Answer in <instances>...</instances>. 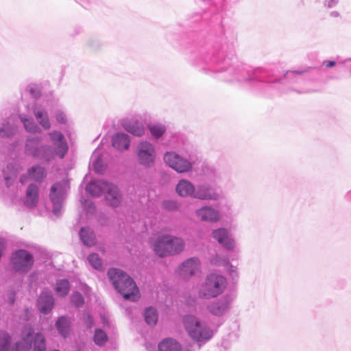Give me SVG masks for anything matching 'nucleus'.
<instances>
[{
	"label": "nucleus",
	"instance_id": "6e6552de",
	"mask_svg": "<svg viewBox=\"0 0 351 351\" xmlns=\"http://www.w3.org/2000/svg\"><path fill=\"white\" fill-rule=\"evenodd\" d=\"M152 245L155 254L160 257L179 254L184 248V243L181 238L169 234L159 236Z\"/></svg>",
	"mask_w": 351,
	"mask_h": 351
},
{
	"label": "nucleus",
	"instance_id": "cd10ccee",
	"mask_svg": "<svg viewBox=\"0 0 351 351\" xmlns=\"http://www.w3.org/2000/svg\"><path fill=\"white\" fill-rule=\"evenodd\" d=\"M16 117H11L0 128V136L9 137L12 136L16 130Z\"/></svg>",
	"mask_w": 351,
	"mask_h": 351
},
{
	"label": "nucleus",
	"instance_id": "5fc2aeb1",
	"mask_svg": "<svg viewBox=\"0 0 351 351\" xmlns=\"http://www.w3.org/2000/svg\"><path fill=\"white\" fill-rule=\"evenodd\" d=\"M147 350H148V351H151L148 347H147Z\"/></svg>",
	"mask_w": 351,
	"mask_h": 351
},
{
	"label": "nucleus",
	"instance_id": "4c0bfd02",
	"mask_svg": "<svg viewBox=\"0 0 351 351\" xmlns=\"http://www.w3.org/2000/svg\"><path fill=\"white\" fill-rule=\"evenodd\" d=\"M303 71H289L282 80H288L290 82H298L302 80L301 75Z\"/></svg>",
	"mask_w": 351,
	"mask_h": 351
},
{
	"label": "nucleus",
	"instance_id": "c85d7f7f",
	"mask_svg": "<svg viewBox=\"0 0 351 351\" xmlns=\"http://www.w3.org/2000/svg\"><path fill=\"white\" fill-rule=\"evenodd\" d=\"M90 162L96 173H101L104 171L105 165L103 162L102 156L99 154V148L96 149L93 152Z\"/></svg>",
	"mask_w": 351,
	"mask_h": 351
},
{
	"label": "nucleus",
	"instance_id": "bb28decb",
	"mask_svg": "<svg viewBox=\"0 0 351 351\" xmlns=\"http://www.w3.org/2000/svg\"><path fill=\"white\" fill-rule=\"evenodd\" d=\"M158 351H183L181 345L176 340L167 338L158 344Z\"/></svg>",
	"mask_w": 351,
	"mask_h": 351
},
{
	"label": "nucleus",
	"instance_id": "39448f33",
	"mask_svg": "<svg viewBox=\"0 0 351 351\" xmlns=\"http://www.w3.org/2000/svg\"><path fill=\"white\" fill-rule=\"evenodd\" d=\"M183 324L188 335L199 345L210 341L216 332V330L211 328L207 323L200 321L194 315L184 316Z\"/></svg>",
	"mask_w": 351,
	"mask_h": 351
},
{
	"label": "nucleus",
	"instance_id": "412c9836",
	"mask_svg": "<svg viewBox=\"0 0 351 351\" xmlns=\"http://www.w3.org/2000/svg\"><path fill=\"white\" fill-rule=\"evenodd\" d=\"M112 144L117 150H127L130 145V138L125 133L117 132L112 137Z\"/></svg>",
	"mask_w": 351,
	"mask_h": 351
},
{
	"label": "nucleus",
	"instance_id": "9d476101",
	"mask_svg": "<svg viewBox=\"0 0 351 351\" xmlns=\"http://www.w3.org/2000/svg\"><path fill=\"white\" fill-rule=\"evenodd\" d=\"M136 156L138 163L146 168L155 163L157 153L154 144L147 141L139 142L136 147Z\"/></svg>",
	"mask_w": 351,
	"mask_h": 351
},
{
	"label": "nucleus",
	"instance_id": "2eb2a0df",
	"mask_svg": "<svg viewBox=\"0 0 351 351\" xmlns=\"http://www.w3.org/2000/svg\"><path fill=\"white\" fill-rule=\"evenodd\" d=\"M46 176L45 168L40 165H34L27 170L25 174H23L19 179L22 184H27L31 181L40 182Z\"/></svg>",
	"mask_w": 351,
	"mask_h": 351
},
{
	"label": "nucleus",
	"instance_id": "1a4fd4ad",
	"mask_svg": "<svg viewBox=\"0 0 351 351\" xmlns=\"http://www.w3.org/2000/svg\"><path fill=\"white\" fill-rule=\"evenodd\" d=\"M69 189V183L67 179L55 183L51 188L49 198L53 204V213L57 216H59L62 213L63 202Z\"/></svg>",
	"mask_w": 351,
	"mask_h": 351
},
{
	"label": "nucleus",
	"instance_id": "4468645a",
	"mask_svg": "<svg viewBox=\"0 0 351 351\" xmlns=\"http://www.w3.org/2000/svg\"><path fill=\"white\" fill-rule=\"evenodd\" d=\"M200 271V261L197 258H190L184 261L178 269V273L184 278H190Z\"/></svg>",
	"mask_w": 351,
	"mask_h": 351
},
{
	"label": "nucleus",
	"instance_id": "aec40b11",
	"mask_svg": "<svg viewBox=\"0 0 351 351\" xmlns=\"http://www.w3.org/2000/svg\"><path fill=\"white\" fill-rule=\"evenodd\" d=\"M19 170V165L14 162L8 164L3 169V174L7 187L9 188L14 184Z\"/></svg>",
	"mask_w": 351,
	"mask_h": 351
},
{
	"label": "nucleus",
	"instance_id": "4be33fe9",
	"mask_svg": "<svg viewBox=\"0 0 351 351\" xmlns=\"http://www.w3.org/2000/svg\"><path fill=\"white\" fill-rule=\"evenodd\" d=\"M38 199V187L34 184H29L25 193L24 204L29 208L36 206Z\"/></svg>",
	"mask_w": 351,
	"mask_h": 351
},
{
	"label": "nucleus",
	"instance_id": "f257e3e1",
	"mask_svg": "<svg viewBox=\"0 0 351 351\" xmlns=\"http://www.w3.org/2000/svg\"><path fill=\"white\" fill-rule=\"evenodd\" d=\"M48 136L50 145L39 147H37L38 138H28L25 146L27 153L45 161H50L56 157L63 158L69 149L64 136L58 131L49 132Z\"/></svg>",
	"mask_w": 351,
	"mask_h": 351
},
{
	"label": "nucleus",
	"instance_id": "473e14b6",
	"mask_svg": "<svg viewBox=\"0 0 351 351\" xmlns=\"http://www.w3.org/2000/svg\"><path fill=\"white\" fill-rule=\"evenodd\" d=\"M69 282L67 280H60L56 282L55 291L59 296H65L69 291Z\"/></svg>",
	"mask_w": 351,
	"mask_h": 351
},
{
	"label": "nucleus",
	"instance_id": "ddd939ff",
	"mask_svg": "<svg viewBox=\"0 0 351 351\" xmlns=\"http://www.w3.org/2000/svg\"><path fill=\"white\" fill-rule=\"evenodd\" d=\"M212 237L222 247L228 250L233 251L236 250L237 243L232 238V234L228 230L224 228H220L214 230L212 232Z\"/></svg>",
	"mask_w": 351,
	"mask_h": 351
},
{
	"label": "nucleus",
	"instance_id": "f8f14e48",
	"mask_svg": "<svg viewBox=\"0 0 351 351\" xmlns=\"http://www.w3.org/2000/svg\"><path fill=\"white\" fill-rule=\"evenodd\" d=\"M33 262L32 256L24 250L16 251L12 256L13 267L19 272H26L29 270Z\"/></svg>",
	"mask_w": 351,
	"mask_h": 351
},
{
	"label": "nucleus",
	"instance_id": "79ce46f5",
	"mask_svg": "<svg viewBox=\"0 0 351 351\" xmlns=\"http://www.w3.org/2000/svg\"><path fill=\"white\" fill-rule=\"evenodd\" d=\"M71 303L75 306H80L84 304V298L82 295L78 293L75 292L71 297Z\"/></svg>",
	"mask_w": 351,
	"mask_h": 351
},
{
	"label": "nucleus",
	"instance_id": "a878e982",
	"mask_svg": "<svg viewBox=\"0 0 351 351\" xmlns=\"http://www.w3.org/2000/svg\"><path fill=\"white\" fill-rule=\"evenodd\" d=\"M211 263L212 264L217 266L225 267L227 272L232 278V279L238 278L237 268L229 264L228 259L220 258L218 255H217L211 260Z\"/></svg>",
	"mask_w": 351,
	"mask_h": 351
},
{
	"label": "nucleus",
	"instance_id": "c03bdc74",
	"mask_svg": "<svg viewBox=\"0 0 351 351\" xmlns=\"http://www.w3.org/2000/svg\"><path fill=\"white\" fill-rule=\"evenodd\" d=\"M28 90L31 95L34 97H36L40 95V90L36 86H29L28 87Z\"/></svg>",
	"mask_w": 351,
	"mask_h": 351
},
{
	"label": "nucleus",
	"instance_id": "423d86ee",
	"mask_svg": "<svg viewBox=\"0 0 351 351\" xmlns=\"http://www.w3.org/2000/svg\"><path fill=\"white\" fill-rule=\"evenodd\" d=\"M86 192L94 197L104 195L108 204L113 207L121 203V197L119 191L114 184L104 180H93L86 187Z\"/></svg>",
	"mask_w": 351,
	"mask_h": 351
},
{
	"label": "nucleus",
	"instance_id": "a19ab883",
	"mask_svg": "<svg viewBox=\"0 0 351 351\" xmlns=\"http://www.w3.org/2000/svg\"><path fill=\"white\" fill-rule=\"evenodd\" d=\"M82 204L86 214L92 215L95 212V206L90 200L84 199Z\"/></svg>",
	"mask_w": 351,
	"mask_h": 351
},
{
	"label": "nucleus",
	"instance_id": "f3484780",
	"mask_svg": "<svg viewBox=\"0 0 351 351\" xmlns=\"http://www.w3.org/2000/svg\"><path fill=\"white\" fill-rule=\"evenodd\" d=\"M196 215L203 221L217 222L220 219L219 212L209 206H204L197 209Z\"/></svg>",
	"mask_w": 351,
	"mask_h": 351
},
{
	"label": "nucleus",
	"instance_id": "8fccbe9b",
	"mask_svg": "<svg viewBox=\"0 0 351 351\" xmlns=\"http://www.w3.org/2000/svg\"><path fill=\"white\" fill-rule=\"evenodd\" d=\"M331 16L334 17H337L339 16V13L337 12H332Z\"/></svg>",
	"mask_w": 351,
	"mask_h": 351
},
{
	"label": "nucleus",
	"instance_id": "49530a36",
	"mask_svg": "<svg viewBox=\"0 0 351 351\" xmlns=\"http://www.w3.org/2000/svg\"><path fill=\"white\" fill-rule=\"evenodd\" d=\"M84 322L88 328H91L93 326V319L89 315H84Z\"/></svg>",
	"mask_w": 351,
	"mask_h": 351
},
{
	"label": "nucleus",
	"instance_id": "7c9ffc66",
	"mask_svg": "<svg viewBox=\"0 0 351 351\" xmlns=\"http://www.w3.org/2000/svg\"><path fill=\"white\" fill-rule=\"evenodd\" d=\"M21 121L23 123V126L26 131L30 133H39L40 132V127L32 119H28L25 115H21L19 117Z\"/></svg>",
	"mask_w": 351,
	"mask_h": 351
},
{
	"label": "nucleus",
	"instance_id": "5701e85b",
	"mask_svg": "<svg viewBox=\"0 0 351 351\" xmlns=\"http://www.w3.org/2000/svg\"><path fill=\"white\" fill-rule=\"evenodd\" d=\"M123 127L127 132L136 136H141L145 133L144 124L138 119H132L125 122Z\"/></svg>",
	"mask_w": 351,
	"mask_h": 351
},
{
	"label": "nucleus",
	"instance_id": "b1692460",
	"mask_svg": "<svg viewBox=\"0 0 351 351\" xmlns=\"http://www.w3.org/2000/svg\"><path fill=\"white\" fill-rule=\"evenodd\" d=\"M195 189L194 185L189 181L181 180L176 186V192L180 196L194 197Z\"/></svg>",
	"mask_w": 351,
	"mask_h": 351
},
{
	"label": "nucleus",
	"instance_id": "a211bd4d",
	"mask_svg": "<svg viewBox=\"0 0 351 351\" xmlns=\"http://www.w3.org/2000/svg\"><path fill=\"white\" fill-rule=\"evenodd\" d=\"M54 304L53 295L49 291H43L38 300L39 311L43 314H47L52 309Z\"/></svg>",
	"mask_w": 351,
	"mask_h": 351
},
{
	"label": "nucleus",
	"instance_id": "2f4dec72",
	"mask_svg": "<svg viewBox=\"0 0 351 351\" xmlns=\"http://www.w3.org/2000/svg\"><path fill=\"white\" fill-rule=\"evenodd\" d=\"M56 327L59 333L66 337L69 332L70 323L66 317H60L56 322Z\"/></svg>",
	"mask_w": 351,
	"mask_h": 351
},
{
	"label": "nucleus",
	"instance_id": "6e6d98bb",
	"mask_svg": "<svg viewBox=\"0 0 351 351\" xmlns=\"http://www.w3.org/2000/svg\"><path fill=\"white\" fill-rule=\"evenodd\" d=\"M75 351H81V350L80 349H77Z\"/></svg>",
	"mask_w": 351,
	"mask_h": 351
},
{
	"label": "nucleus",
	"instance_id": "e433bc0d",
	"mask_svg": "<svg viewBox=\"0 0 351 351\" xmlns=\"http://www.w3.org/2000/svg\"><path fill=\"white\" fill-rule=\"evenodd\" d=\"M11 343V337L6 332H0V351H9Z\"/></svg>",
	"mask_w": 351,
	"mask_h": 351
},
{
	"label": "nucleus",
	"instance_id": "0eeeda50",
	"mask_svg": "<svg viewBox=\"0 0 351 351\" xmlns=\"http://www.w3.org/2000/svg\"><path fill=\"white\" fill-rule=\"evenodd\" d=\"M226 278L216 273L208 275L198 289V296L202 299H210L218 297L226 289Z\"/></svg>",
	"mask_w": 351,
	"mask_h": 351
},
{
	"label": "nucleus",
	"instance_id": "de8ad7c7",
	"mask_svg": "<svg viewBox=\"0 0 351 351\" xmlns=\"http://www.w3.org/2000/svg\"><path fill=\"white\" fill-rule=\"evenodd\" d=\"M337 3V0H329L327 3H325V5L327 8H332Z\"/></svg>",
	"mask_w": 351,
	"mask_h": 351
},
{
	"label": "nucleus",
	"instance_id": "58836bf2",
	"mask_svg": "<svg viewBox=\"0 0 351 351\" xmlns=\"http://www.w3.org/2000/svg\"><path fill=\"white\" fill-rule=\"evenodd\" d=\"M93 340L95 344L102 346L107 341L108 337L104 331L97 329L95 332Z\"/></svg>",
	"mask_w": 351,
	"mask_h": 351
},
{
	"label": "nucleus",
	"instance_id": "6ab92c4d",
	"mask_svg": "<svg viewBox=\"0 0 351 351\" xmlns=\"http://www.w3.org/2000/svg\"><path fill=\"white\" fill-rule=\"evenodd\" d=\"M33 112L39 125L45 130L51 127V123L46 109L41 105L36 104L33 108Z\"/></svg>",
	"mask_w": 351,
	"mask_h": 351
},
{
	"label": "nucleus",
	"instance_id": "603ef678",
	"mask_svg": "<svg viewBox=\"0 0 351 351\" xmlns=\"http://www.w3.org/2000/svg\"><path fill=\"white\" fill-rule=\"evenodd\" d=\"M348 199L351 200V191H350L347 195Z\"/></svg>",
	"mask_w": 351,
	"mask_h": 351
},
{
	"label": "nucleus",
	"instance_id": "3c124183",
	"mask_svg": "<svg viewBox=\"0 0 351 351\" xmlns=\"http://www.w3.org/2000/svg\"><path fill=\"white\" fill-rule=\"evenodd\" d=\"M212 171H213V176L215 178H217L219 176V174H218V173L216 171H213L212 170Z\"/></svg>",
	"mask_w": 351,
	"mask_h": 351
},
{
	"label": "nucleus",
	"instance_id": "20e7f679",
	"mask_svg": "<svg viewBox=\"0 0 351 351\" xmlns=\"http://www.w3.org/2000/svg\"><path fill=\"white\" fill-rule=\"evenodd\" d=\"M108 276L115 289L125 299L135 302L140 298L134 281L125 273L119 269L112 268L108 270Z\"/></svg>",
	"mask_w": 351,
	"mask_h": 351
},
{
	"label": "nucleus",
	"instance_id": "864d4df0",
	"mask_svg": "<svg viewBox=\"0 0 351 351\" xmlns=\"http://www.w3.org/2000/svg\"><path fill=\"white\" fill-rule=\"evenodd\" d=\"M308 91L307 90H301L300 91V93H307Z\"/></svg>",
	"mask_w": 351,
	"mask_h": 351
},
{
	"label": "nucleus",
	"instance_id": "f704fd0d",
	"mask_svg": "<svg viewBox=\"0 0 351 351\" xmlns=\"http://www.w3.org/2000/svg\"><path fill=\"white\" fill-rule=\"evenodd\" d=\"M145 320L148 325H156L158 320V315L156 310L152 307H148L144 312Z\"/></svg>",
	"mask_w": 351,
	"mask_h": 351
},
{
	"label": "nucleus",
	"instance_id": "09e8293b",
	"mask_svg": "<svg viewBox=\"0 0 351 351\" xmlns=\"http://www.w3.org/2000/svg\"><path fill=\"white\" fill-rule=\"evenodd\" d=\"M335 65V62L334 61H329L326 63V67H332Z\"/></svg>",
	"mask_w": 351,
	"mask_h": 351
},
{
	"label": "nucleus",
	"instance_id": "a18cd8bd",
	"mask_svg": "<svg viewBox=\"0 0 351 351\" xmlns=\"http://www.w3.org/2000/svg\"><path fill=\"white\" fill-rule=\"evenodd\" d=\"M56 119L58 122L63 123L66 121V117L63 112L58 111L56 114Z\"/></svg>",
	"mask_w": 351,
	"mask_h": 351
},
{
	"label": "nucleus",
	"instance_id": "7ed1b4c3",
	"mask_svg": "<svg viewBox=\"0 0 351 351\" xmlns=\"http://www.w3.org/2000/svg\"><path fill=\"white\" fill-rule=\"evenodd\" d=\"M196 156L193 146L186 143L179 149V152H167L164 154L165 162L178 173L191 171L195 163Z\"/></svg>",
	"mask_w": 351,
	"mask_h": 351
},
{
	"label": "nucleus",
	"instance_id": "dca6fc26",
	"mask_svg": "<svg viewBox=\"0 0 351 351\" xmlns=\"http://www.w3.org/2000/svg\"><path fill=\"white\" fill-rule=\"evenodd\" d=\"M219 197L215 189L206 185L197 186L194 193V198L202 200H217Z\"/></svg>",
	"mask_w": 351,
	"mask_h": 351
},
{
	"label": "nucleus",
	"instance_id": "c756f323",
	"mask_svg": "<svg viewBox=\"0 0 351 351\" xmlns=\"http://www.w3.org/2000/svg\"><path fill=\"white\" fill-rule=\"evenodd\" d=\"M82 242L87 246H92L95 243V237L93 230L89 228H82L80 232Z\"/></svg>",
	"mask_w": 351,
	"mask_h": 351
},
{
	"label": "nucleus",
	"instance_id": "72a5a7b5",
	"mask_svg": "<svg viewBox=\"0 0 351 351\" xmlns=\"http://www.w3.org/2000/svg\"><path fill=\"white\" fill-rule=\"evenodd\" d=\"M148 128L151 134L156 139L161 137L166 131L165 125L160 123L150 124L148 125Z\"/></svg>",
	"mask_w": 351,
	"mask_h": 351
},
{
	"label": "nucleus",
	"instance_id": "9b49d317",
	"mask_svg": "<svg viewBox=\"0 0 351 351\" xmlns=\"http://www.w3.org/2000/svg\"><path fill=\"white\" fill-rule=\"evenodd\" d=\"M233 300L232 294H226L221 298L209 303L207 310L213 315L221 317L228 312Z\"/></svg>",
	"mask_w": 351,
	"mask_h": 351
},
{
	"label": "nucleus",
	"instance_id": "393cba45",
	"mask_svg": "<svg viewBox=\"0 0 351 351\" xmlns=\"http://www.w3.org/2000/svg\"><path fill=\"white\" fill-rule=\"evenodd\" d=\"M26 335L19 342H16L12 351H29L32 348L33 329L29 327L26 330Z\"/></svg>",
	"mask_w": 351,
	"mask_h": 351
},
{
	"label": "nucleus",
	"instance_id": "ea45409f",
	"mask_svg": "<svg viewBox=\"0 0 351 351\" xmlns=\"http://www.w3.org/2000/svg\"><path fill=\"white\" fill-rule=\"evenodd\" d=\"M88 261L95 269L100 270L102 269L101 260L97 254H90L88 256Z\"/></svg>",
	"mask_w": 351,
	"mask_h": 351
},
{
	"label": "nucleus",
	"instance_id": "37998d69",
	"mask_svg": "<svg viewBox=\"0 0 351 351\" xmlns=\"http://www.w3.org/2000/svg\"><path fill=\"white\" fill-rule=\"evenodd\" d=\"M162 206L169 210H176L178 208V205L176 202L173 200H166L162 203Z\"/></svg>",
	"mask_w": 351,
	"mask_h": 351
},
{
	"label": "nucleus",
	"instance_id": "c9c22d12",
	"mask_svg": "<svg viewBox=\"0 0 351 351\" xmlns=\"http://www.w3.org/2000/svg\"><path fill=\"white\" fill-rule=\"evenodd\" d=\"M45 340L43 335L38 333L34 339V351H45Z\"/></svg>",
	"mask_w": 351,
	"mask_h": 351
},
{
	"label": "nucleus",
	"instance_id": "f03ea898",
	"mask_svg": "<svg viewBox=\"0 0 351 351\" xmlns=\"http://www.w3.org/2000/svg\"><path fill=\"white\" fill-rule=\"evenodd\" d=\"M228 64L226 60L222 62L223 66L219 65V68L215 69V72H224L223 78L230 82H250L254 81L270 82L268 79V72L262 68H256L253 71L248 67L240 65L237 66H229L224 69V66Z\"/></svg>",
	"mask_w": 351,
	"mask_h": 351
}]
</instances>
